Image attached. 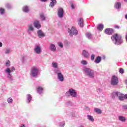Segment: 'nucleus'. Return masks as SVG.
<instances>
[{
    "mask_svg": "<svg viewBox=\"0 0 127 127\" xmlns=\"http://www.w3.org/2000/svg\"><path fill=\"white\" fill-rule=\"evenodd\" d=\"M5 65L6 67H7V68L5 69V73L7 74V78L9 79V81H10L11 83H12V82L14 81V79L12 78V75L11 74V73L15 71V68L14 66H12L11 69L9 68L11 65L10 61L9 60H7L6 61Z\"/></svg>",
    "mask_w": 127,
    "mask_h": 127,
    "instance_id": "obj_1",
    "label": "nucleus"
},
{
    "mask_svg": "<svg viewBox=\"0 0 127 127\" xmlns=\"http://www.w3.org/2000/svg\"><path fill=\"white\" fill-rule=\"evenodd\" d=\"M82 71L84 74H85V76H87L90 79H94L95 78V71L94 70L87 67H84Z\"/></svg>",
    "mask_w": 127,
    "mask_h": 127,
    "instance_id": "obj_2",
    "label": "nucleus"
},
{
    "mask_svg": "<svg viewBox=\"0 0 127 127\" xmlns=\"http://www.w3.org/2000/svg\"><path fill=\"white\" fill-rule=\"evenodd\" d=\"M111 39L115 44L120 45L123 43V39L122 36L118 34H116L111 37Z\"/></svg>",
    "mask_w": 127,
    "mask_h": 127,
    "instance_id": "obj_3",
    "label": "nucleus"
},
{
    "mask_svg": "<svg viewBox=\"0 0 127 127\" xmlns=\"http://www.w3.org/2000/svg\"><path fill=\"white\" fill-rule=\"evenodd\" d=\"M39 74V69L35 67H32L31 69L30 76L33 78H37Z\"/></svg>",
    "mask_w": 127,
    "mask_h": 127,
    "instance_id": "obj_4",
    "label": "nucleus"
},
{
    "mask_svg": "<svg viewBox=\"0 0 127 127\" xmlns=\"http://www.w3.org/2000/svg\"><path fill=\"white\" fill-rule=\"evenodd\" d=\"M111 97L112 99H115L116 97H118L119 100L120 101H124L125 100V97L124 95L123 94H121V93L119 92H113Z\"/></svg>",
    "mask_w": 127,
    "mask_h": 127,
    "instance_id": "obj_5",
    "label": "nucleus"
},
{
    "mask_svg": "<svg viewBox=\"0 0 127 127\" xmlns=\"http://www.w3.org/2000/svg\"><path fill=\"white\" fill-rule=\"evenodd\" d=\"M54 73L56 74L57 76V79L59 80V81H60V82H64V76H63V74H62V73L61 71H60V70L55 69Z\"/></svg>",
    "mask_w": 127,
    "mask_h": 127,
    "instance_id": "obj_6",
    "label": "nucleus"
},
{
    "mask_svg": "<svg viewBox=\"0 0 127 127\" xmlns=\"http://www.w3.org/2000/svg\"><path fill=\"white\" fill-rule=\"evenodd\" d=\"M65 95L67 97L71 96L73 98H76L77 91L73 88H70L67 92H66Z\"/></svg>",
    "mask_w": 127,
    "mask_h": 127,
    "instance_id": "obj_7",
    "label": "nucleus"
},
{
    "mask_svg": "<svg viewBox=\"0 0 127 127\" xmlns=\"http://www.w3.org/2000/svg\"><path fill=\"white\" fill-rule=\"evenodd\" d=\"M68 32L71 37H73L74 35H78V30L76 29L75 27H72L71 29L68 28Z\"/></svg>",
    "mask_w": 127,
    "mask_h": 127,
    "instance_id": "obj_8",
    "label": "nucleus"
},
{
    "mask_svg": "<svg viewBox=\"0 0 127 127\" xmlns=\"http://www.w3.org/2000/svg\"><path fill=\"white\" fill-rule=\"evenodd\" d=\"M34 52L36 54H40L42 52V49L41 48V45L40 44H36L34 46Z\"/></svg>",
    "mask_w": 127,
    "mask_h": 127,
    "instance_id": "obj_9",
    "label": "nucleus"
},
{
    "mask_svg": "<svg viewBox=\"0 0 127 127\" xmlns=\"http://www.w3.org/2000/svg\"><path fill=\"white\" fill-rule=\"evenodd\" d=\"M27 32L30 36H32V35L31 33L34 31V27H33V25L32 24H28L27 26Z\"/></svg>",
    "mask_w": 127,
    "mask_h": 127,
    "instance_id": "obj_10",
    "label": "nucleus"
},
{
    "mask_svg": "<svg viewBox=\"0 0 127 127\" xmlns=\"http://www.w3.org/2000/svg\"><path fill=\"white\" fill-rule=\"evenodd\" d=\"M119 83V79L118 77L115 75L113 76L111 79V84L113 86H116V85H118Z\"/></svg>",
    "mask_w": 127,
    "mask_h": 127,
    "instance_id": "obj_11",
    "label": "nucleus"
},
{
    "mask_svg": "<svg viewBox=\"0 0 127 127\" xmlns=\"http://www.w3.org/2000/svg\"><path fill=\"white\" fill-rule=\"evenodd\" d=\"M64 16V10L62 8H59L58 9V17L59 18H62Z\"/></svg>",
    "mask_w": 127,
    "mask_h": 127,
    "instance_id": "obj_12",
    "label": "nucleus"
},
{
    "mask_svg": "<svg viewBox=\"0 0 127 127\" xmlns=\"http://www.w3.org/2000/svg\"><path fill=\"white\" fill-rule=\"evenodd\" d=\"M33 25L35 28H37V29H39L41 28V25L40 24V22L38 20H35L34 21L33 23Z\"/></svg>",
    "mask_w": 127,
    "mask_h": 127,
    "instance_id": "obj_13",
    "label": "nucleus"
},
{
    "mask_svg": "<svg viewBox=\"0 0 127 127\" xmlns=\"http://www.w3.org/2000/svg\"><path fill=\"white\" fill-rule=\"evenodd\" d=\"M104 32L108 35H112L114 33V30L112 28H107L105 30Z\"/></svg>",
    "mask_w": 127,
    "mask_h": 127,
    "instance_id": "obj_14",
    "label": "nucleus"
},
{
    "mask_svg": "<svg viewBox=\"0 0 127 127\" xmlns=\"http://www.w3.org/2000/svg\"><path fill=\"white\" fill-rule=\"evenodd\" d=\"M37 34L39 37V38H42L45 36V34L43 32L42 30H39L37 31Z\"/></svg>",
    "mask_w": 127,
    "mask_h": 127,
    "instance_id": "obj_15",
    "label": "nucleus"
},
{
    "mask_svg": "<svg viewBox=\"0 0 127 127\" xmlns=\"http://www.w3.org/2000/svg\"><path fill=\"white\" fill-rule=\"evenodd\" d=\"M49 50L52 52H55L56 51V47L54 44L51 43L49 45Z\"/></svg>",
    "mask_w": 127,
    "mask_h": 127,
    "instance_id": "obj_16",
    "label": "nucleus"
},
{
    "mask_svg": "<svg viewBox=\"0 0 127 127\" xmlns=\"http://www.w3.org/2000/svg\"><path fill=\"white\" fill-rule=\"evenodd\" d=\"M82 55L85 58H89L90 57V53L87 51L83 50L82 51Z\"/></svg>",
    "mask_w": 127,
    "mask_h": 127,
    "instance_id": "obj_17",
    "label": "nucleus"
},
{
    "mask_svg": "<svg viewBox=\"0 0 127 127\" xmlns=\"http://www.w3.org/2000/svg\"><path fill=\"white\" fill-rule=\"evenodd\" d=\"M52 67L55 69V70H59L58 69V63L55 62H53L52 63Z\"/></svg>",
    "mask_w": 127,
    "mask_h": 127,
    "instance_id": "obj_18",
    "label": "nucleus"
},
{
    "mask_svg": "<svg viewBox=\"0 0 127 127\" xmlns=\"http://www.w3.org/2000/svg\"><path fill=\"white\" fill-rule=\"evenodd\" d=\"M78 23L79 25H80V27H83L84 26V20L83 18H79L78 21Z\"/></svg>",
    "mask_w": 127,
    "mask_h": 127,
    "instance_id": "obj_19",
    "label": "nucleus"
},
{
    "mask_svg": "<svg viewBox=\"0 0 127 127\" xmlns=\"http://www.w3.org/2000/svg\"><path fill=\"white\" fill-rule=\"evenodd\" d=\"M85 35L86 37L88 38V39L92 40L94 38V35L92 34L91 33H86L85 34Z\"/></svg>",
    "mask_w": 127,
    "mask_h": 127,
    "instance_id": "obj_20",
    "label": "nucleus"
},
{
    "mask_svg": "<svg viewBox=\"0 0 127 127\" xmlns=\"http://www.w3.org/2000/svg\"><path fill=\"white\" fill-rule=\"evenodd\" d=\"M51 1L49 6L52 8L54 7V6L56 4V0H51Z\"/></svg>",
    "mask_w": 127,
    "mask_h": 127,
    "instance_id": "obj_21",
    "label": "nucleus"
},
{
    "mask_svg": "<svg viewBox=\"0 0 127 127\" xmlns=\"http://www.w3.org/2000/svg\"><path fill=\"white\" fill-rule=\"evenodd\" d=\"M31 100H32V97L31 95L30 94H27L26 103H27V104H29V103L31 102Z\"/></svg>",
    "mask_w": 127,
    "mask_h": 127,
    "instance_id": "obj_22",
    "label": "nucleus"
},
{
    "mask_svg": "<svg viewBox=\"0 0 127 127\" xmlns=\"http://www.w3.org/2000/svg\"><path fill=\"white\" fill-rule=\"evenodd\" d=\"M22 10L25 13H28V12H29V7L27 6H25L23 7Z\"/></svg>",
    "mask_w": 127,
    "mask_h": 127,
    "instance_id": "obj_23",
    "label": "nucleus"
},
{
    "mask_svg": "<svg viewBox=\"0 0 127 127\" xmlns=\"http://www.w3.org/2000/svg\"><path fill=\"white\" fill-rule=\"evenodd\" d=\"M97 29L99 31H102L104 29V25L103 24H100L97 25Z\"/></svg>",
    "mask_w": 127,
    "mask_h": 127,
    "instance_id": "obj_24",
    "label": "nucleus"
},
{
    "mask_svg": "<svg viewBox=\"0 0 127 127\" xmlns=\"http://www.w3.org/2000/svg\"><path fill=\"white\" fill-rule=\"evenodd\" d=\"M37 92L38 94H41L43 93V88L40 86L38 87L37 88Z\"/></svg>",
    "mask_w": 127,
    "mask_h": 127,
    "instance_id": "obj_25",
    "label": "nucleus"
},
{
    "mask_svg": "<svg viewBox=\"0 0 127 127\" xmlns=\"http://www.w3.org/2000/svg\"><path fill=\"white\" fill-rule=\"evenodd\" d=\"M87 119L89 121H90V122H94L95 121L94 117L90 115H87Z\"/></svg>",
    "mask_w": 127,
    "mask_h": 127,
    "instance_id": "obj_26",
    "label": "nucleus"
},
{
    "mask_svg": "<svg viewBox=\"0 0 127 127\" xmlns=\"http://www.w3.org/2000/svg\"><path fill=\"white\" fill-rule=\"evenodd\" d=\"M5 6L7 9H11L12 8V5L11 4L6 3L5 4Z\"/></svg>",
    "mask_w": 127,
    "mask_h": 127,
    "instance_id": "obj_27",
    "label": "nucleus"
},
{
    "mask_svg": "<svg viewBox=\"0 0 127 127\" xmlns=\"http://www.w3.org/2000/svg\"><path fill=\"white\" fill-rule=\"evenodd\" d=\"M102 60V57L100 56H97L96 58V63H100Z\"/></svg>",
    "mask_w": 127,
    "mask_h": 127,
    "instance_id": "obj_28",
    "label": "nucleus"
},
{
    "mask_svg": "<svg viewBox=\"0 0 127 127\" xmlns=\"http://www.w3.org/2000/svg\"><path fill=\"white\" fill-rule=\"evenodd\" d=\"M122 6V5L120 4V3L117 2L116 3L115 5V7L116 8V9H119Z\"/></svg>",
    "mask_w": 127,
    "mask_h": 127,
    "instance_id": "obj_29",
    "label": "nucleus"
},
{
    "mask_svg": "<svg viewBox=\"0 0 127 127\" xmlns=\"http://www.w3.org/2000/svg\"><path fill=\"white\" fill-rule=\"evenodd\" d=\"M4 11H5L4 8H0V14H1V15H3V14H4Z\"/></svg>",
    "mask_w": 127,
    "mask_h": 127,
    "instance_id": "obj_30",
    "label": "nucleus"
},
{
    "mask_svg": "<svg viewBox=\"0 0 127 127\" xmlns=\"http://www.w3.org/2000/svg\"><path fill=\"white\" fill-rule=\"evenodd\" d=\"M7 102L8 104H12L13 103V100L12 99V98L9 97L7 99Z\"/></svg>",
    "mask_w": 127,
    "mask_h": 127,
    "instance_id": "obj_31",
    "label": "nucleus"
},
{
    "mask_svg": "<svg viewBox=\"0 0 127 127\" xmlns=\"http://www.w3.org/2000/svg\"><path fill=\"white\" fill-rule=\"evenodd\" d=\"M119 119L122 122H125L126 121V118L124 116H119Z\"/></svg>",
    "mask_w": 127,
    "mask_h": 127,
    "instance_id": "obj_32",
    "label": "nucleus"
},
{
    "mask_svg": "<svg viewBox=\"0 0 127 127\" xmlns=\"http://www.w3.org/2000/svg\"><path fill=\"white\" fill-rule=\"evenodd\" d=\"M81 64H82V65H87L88 64V62H87V61L85 60H83L81 61Z\"/></svg>",
    "mask_w": 127,
    "mask_h": 127,
    "instance_id": "obj_33",
    "label": "nucleus"
},
{
    "mask_svg": "<svg viewBox=\"0 0 127 127\" xmlns=\"http://www.w3.org/2000/svg\"><path fill=\"white\" fill-rule=\"evenodd\" d=\"M40 17L42 20H45V19L46 18L45 17V16H44V14H41L40 15Z\"/></svg>",
    "mask_w": 127,
    "mask_h": 127,
    "instance_id": "obj_34",
    "label": "nucleus"
},
{
    "mask_svg": "<svg viewBox=\"0 0 127 127\" xmlns=\"http://www.w3.org/2000/svg\"><path fill=\"white\" fill-rule=\"evenodd\" d=\"M10 49L9 48H7L6 49V50H5V54H9L10 53Z\"/></svg>",
    "mask_w": 127,
    "mask_h": 127,
    "instance_id": "obj_35",
    "label": "nucleus"
},
{
    "mask_svg": "<svg viewBox=\"0 0 127 127\" xmlns=\"http://www.w3.org/2000/svg\"><path fill=\"white\" fill-rule=\"evenodd\" d=\"M59 126H60V127H65V122H63L60 123Z\"/></svg>",
    "mask_w": 127,
    "mask_h": 127,
    "instance_id": "obj_36",
    "label": "nucleus"
},
{
    "mask_svg": "<svg viewBox=\"0 0 127 127\" xmlns=\"http://www.w3.org/2000/svg\"><path fill=\"white\" fill-rule=\"evenodd\" d=\"M96 113H97V114H100L102 113V111L99 108H96Z\"/></svg>",
    "mask_w": 127,
    "mask_h": 127,
    "instance_id": "obj_37",
    "label": "nucleus"
},
{
    "mask_svg": "<svg viewBox=\"0 0 127 127\" xmlns=\"http://www.w3.org/2000/svg\"><path fill=\"white\" fill-rule=\"evenodd\" d=\"M58 45L61 48H63V44L61 43V42H59L58 43Z\"/></svg>",
    "mask_w": 127,
    "mask_h": 127,
    "instance_id": "obj_38",
    "label": "nucleus"
},
{
    "mask_svg": "<svg viewBox=\"0 0 127 127\" xmlns=\"http://www.w3.org/2000/svg\"><path fill=\"white\" fill-rule=\"evenodd\" d=\"M95 60V55L92 54L91 56V61H93Z\"/></svg>",
    "mask_w": 127,
    "mask_h": 127,
    "instance_id": "obj_39",
    "label": "nucleus"
},
{
    "mask_svg": "<svg viewBox=\"0 0 127 127\" xmlns=\"http://www.w3.org/2000/svg\"><path fill=\"white\" fill-rule=\"evenodd\" d=\"M123 110H127V105H124L122 106Z\"/></svg>",
    "mask_w": 127,
    "mask_h": 127,
    "instance_id": "obj_40",
    "label": "nucleus"
},
{
    "mask_svg": "<svg viewBox=\"0 0 127 127\" xmlns=\"http://www.w3.org/2000/svg\"><path fill=\"white\" fill-rule=\"evenodd\" d=\"M119 72L120 73V74H124V69L120 68L119 70Z\"/></svg>",
    "mask_w": 127,
    "mask_h": 127,
    "instance_id": "obj_41",
    "label": "nucleus"
},
{
    "mask_svg": "<svg viewBox=\"0 0 127 127\" xmlns=\"http://www.w3.org/2000/svg\"><path fill=\"white\" fill-rule=\"evenodd\" d=\"M71 7L72 9H74L75 8V6H74V4H71Z\"/></svg>",
    "mask_w": 127,
    "mask_h": 127,
    "instance_id": "obj_42",
    "label": "nucleus"
},
{
    "mask_svg": "<svg viewBox=\"0 0 127 127\" xmlns=\"http://www.w3.org/2000/svg\"><path fill=\"white\" fill-rule=\"evenodd\" d=\"M115 28H117V29H119L120 27L118 25H115Z\"/></svg>",
    "mask_w": 127,
    "mask_h": 127,
    "instance_id": "obj_43",
    "label": "nucleus"
},
{
    "mask_svg": "<svg viewBox=\"0 0 127 127\" xmlns=\"http://www.w3.org/2000/svg\"><path fill=\"white\" fill-rule=\"evenodd\" d=\"M40 1H42V2H45L47 1V0H40Z\"/></svg>",
    "mask_w": 127,
    "mask_h": 127,
    "instance_id": "obj_44",
    "label": "nucleus"
},
{
    "mask_svg": "<svg viewBox=\"0 0 127 127\" xmlns=\"http://www.w3.org/2000/svg\"><path fill=\"white\" fill-rule=\"evenodd\" d=\"M22 61L23 62H24V61H25V60L24 59V56H22Z\"/></svg>",
    "mask_w": 127,
    "mask_h": 127,
    "instance_id": "obj_45",
    "label": "nucleus"
},
{
    "mask_svg": "<svg viewBox=\"0 0 127 127\" xmlns=\"http://www.w3.org/2000/svg\"><path fill=\"white\" fill-rule=\"evenodd\" d=\"M2 43L0 42V47H2Z\"/></svg>",
    "mask_w": 127,
    "mask_h": 127,
    "instance_id": "obj_46",
    "label": "nucleus"
},
{
    "mask_svg": "<svg viewBox=\"0 0 127 127\" xmlns=\"http://www.w3.org/2000/svg\"><path fill=\"white\" fill-rule=\"evenodd\" d=\"M20 127H25V125L24 124H22L21 126H20Z\"/></svg>",
    "mask_w": 127,
    "mask_h": 127,
    "instance_id": "obj_47",
    "label": "nucleus"
},
{
    "mask_svg": "<svg viewBox=\"0 0 127 127\" xmlns=\"http://www.w3.org/2000/svg\"><path fill=\"white\" fill-rule=\"evenodd\" d=\"M124 99H126L127 100V94L124 95Z\"/></svg>",
    "mask_w": 127,
    "mask_h": 127,
    "instance_id": "obj_48",
    "label": "nucleus"
},
{
    "mask_svg": "<svg viewBox=\"0 0 127 127\" xmlns=\"http://www.w3.org/2000/svg\"><path fill=\"white\" fill-rule=\"evenodd\" d=\"M102 59H104V60H105L106 59V57L105 56H103Z\"/></svg>",
    "mask_w": 127,
    "mask_h": 127,
    "instance_id": "obj_49",
    "label": "nucleus"
},
{
    "mask_svg": "<svg viewBox=\"0 0 127 127\" xmlns=\"http://www.w3.org/2000/svg\"><path fill=\"white\" fill-rule=\"evenodd\" d=\"M125 18H126V19H127V14H126V15H125Z\"/></svg>",
    "mask_w": 127,
    "mask_h": 127,
    "instance_id": "obj_50",
    "label": "nucleus"
},
{
    "mask_svg": "<svg viewBox=\"0 0 127 127\" xmlns=\"http://www.w3.org/2000/svg\"><path fill=\"white\" fill-rule=\"evenodd\" d=\"M125 83H126V85H127V80H126Z\"/></svg>",
    "mask_w": 127,
    "mask_h": 127,
    "instance_id": "obj_51",
    "label": "nucleus"
},
{
    "mask_svg": "<svg viewBox=\"0 0 127 127\" xmlns=\"http://www.w3.org/2000/svg\"><path fill=\"white\" fill-rule=\"evenodd\" d=\"M124 1H125V2H127V0H124Z\"/></svg>",
    "mask_w": 127,
    "mask_h": 127,
    "instance_id": "obj_52",
    "label": "nucleus"
},
{
    "mask_svg": "<svg viewBox=\"0 0 127 127\" xmlns=\"http://www.w3.org/2000/svg\"><path fill=\"white\" fill-rule=\"evenodd\" d=\"M94 112H96V108H94Z\"/></svg>",
    "mask_w": 127,
    "mask_h": 127,
    "instance_id": "obj_53",
    "label": "nucleus"
},
{
    "mask_svg": "<svg viewBox=\"0 0 127 127\" xmlns=\"http://www.w3.org/2000/svg\"><path fill=\"white\" fill-rule=\"evenodd\" d=\"M0 32H1V31H0Z\"/></svg>",
    "mask_w": 127,
    "mask_h": 127,
    "instance_id": "obj_54",
    "label": "nucleus"
},
{
    "mask_svg": "<svg viewBox=\"0 0 127 127\" xmlns=\"http://www.w3.org/2000/svg\"><path fill=\"white\" fill-rule=\"evenodd\" d=\"M87 109H88L89 110V108L88 107H87Z\"/></svg>",
    "mask_w": 127,
    "mask_h": 127,
    "instance_id": "obj_55",
    "label": "nucleus"
},
{
    "mask_svg": "<svg viewBox=\"0 0 127 127\" xmlns=\"http://www.w3.org/2000/svg\"><path fill=\"white\" fill-rule=\"evenodd\" d=\"M95 62H96V60L94 61Z\"/></svg>",
    "mask_w": 127,
    "mask_h": 127,
    "instance_id": "obj_56",
    "label": "nucleus"
}]
</instances>
